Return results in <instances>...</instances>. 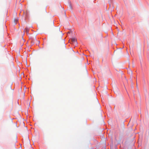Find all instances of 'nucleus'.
Wrapping results in <instances>:
<instances>
[{
	"instance_id": "obj_1",
	"label": "nucleus",
	"mask_w": 149,
	"mask_h": 149,
	"mask_svg": "<svg viewBox=\"0 0 149 149\" xmlns=\"http://www.w3.org/2000/svg\"><path fill=\"white\" fill-rule=\"evenodd\" d=\"M29 28L27 27H26L24 31H26L27 33H28L29 31Z\"/></svg>"
},
{
	"instance_id": "obj_2",
	"label": "nucleus",
	"mask_w": 149,
	"mask_h": 149,
	"mask_svg": "<svg viewBox=\"0 0 149 149\" xmlns=\"http://www.w3.org/2000/svg\"><path fill=\"white\" fill-rule=\"evenodd\" d=\"M72 40L73 42H76L77 41V39L75 38H73L72 39Z\"/></svg>"
},
{
	"instance_id": "obj_3",
	"label": "nucleus",
	"mask_w": 149,
	"mask_h": 149,
	"mask_svg": "<svg viewBox=\"0 0 149 149\" xmlns=\"http://www.w3.org/2000/svg\"><path fill=\"white\" fill-rule=\"evenodd\" d=\"M18 21V19H14V22L15 23V24H16V23Z\"/></svg>"
},
{
	"instance_id": "obj_4",
	"label": "nucleus",
	"mask_w": 149,
	"mask_h": 149,
	"mask_svg": "<svg viewBox=\"0 0 149 149\" xmlns=\"http://www.w3.org/2000/svg\"><path fill=\"white\" fill-rule=\"evenodd\" d=\"M32 44L33 45L34 44V42H33L32 41L31 42Z\"/></svg>"
},
{
	"instance_id": "obj_5",
	"label": "nucleus",
	"mask_w": 149,
	"mask_h": 149,
	"mask_svg": "<svg viewBox=\"0 0 149 149\" xmlns=\"http://www.w3.org/2000/svg\"><path fill=\"white\" fill-rule=\"evenodd\" d=\"M129 54H128V58H129Z\"/></svg>"
},
{
	"instance_id": "obj_6",
	"label": "nucleus",
	"mask_w": 149,
	"mask_h": 149,
	"mask_svg": "<svg viewBox=\"0 0 149 149\" xmlns=\"http://www.w3.org/2000/svg\"><path fill=\"white\" fill-rule=\"evenodd\" d=\"M70 8H71V7L70 6Z\"/></svg>"
}]
</instances>
